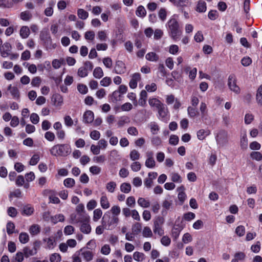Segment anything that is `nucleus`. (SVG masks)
Here are the masks:
<instances>
[{
	"label": "nucleus",
	"instance_id": "obj_35",
	"mask_svg": "<svg viewBox=\"0 0 262 262\" xmlns=\"http://www.w3.org/2000/svg\"><path fill=\"white\" fill-rule=\"evenodd\" d=\"M19 240L22 244L27 243L29 240V236L26 232H21L19 236Z\"/></svg>",
	"mask_w": 262,
	"mask_h": 262
},
{
	"label": "nucleus",
	"instance_id": "obj_26",
	"mask_svg": "<svg viewBox=\"0 0 262 262\" xmlns=\"http://www.w3.org/2000/svg\"><path fill=\"white\" fill-rule=\"evenodd\" d=\"M149 104L151 106H155L158 108L163 104L157 98H150L148 100Z\"/></svg>",
	"mask_w": 262,
	"mask_h": 262
},
{
	"label": "nucleus",
	"instance_id": "obj_39",
	"mask_svg": "<svg viewBox=\"0 0 262 262\" xmlns=\"http://www.w3.org/2000/svg\"><path fill=\"white\" fill-rule=\"evenodd\" d=\"M190 4V0H177L175 5L177 7H183L189 5Z\"/></svg>",
	"mask_w": 262,
	"mask_h": 262
},
{
	"label": "nucleus",
	"instance_id": "obj_37",
	"mask_svg": "<svg viewBox=\"0 0 262 262\" xmlns=\"http://www.w3.org/2000/svg\"><path fill=\"white\" fill-rule=\"evenodd\" d=\"M54 3L53 2H51L49 3L50 7L47 8L44 11L45 14L47 16H51L53 13V9L52 7L54 6Z\"/></svg>",
	"mask_w": 262,
	"mask_h": 262
},
{
	"label": "nucleus",
	"instance_id": "obj_48",
	"mask_svg": "<svg viewBox=\"0 0 262 262\" xmlns=\"http://www.w3.org/2000/svg\"><path fill=\"white\" fill-rule=\"evenodd\" d=\"M252 59L248 56L243 57L241 60V63L244 67H248L252 63Z\"/></svg>",
	"mask_w": 262,
	"mask_h": 262
},
{
	"label": "nucleus",
	"instance_id": "obj_52",
	"mask_svg": "<svg viewBox=\"0 0 262 262\" xmlns=\"http://www.w3.org/2000/svg\"><path fill=\"white\" fill-rule=\"evenodd\" d=\"M116 187V183L114 181L108 182L106 186V189L110 192H113Z\"/></svg>",
	"mask_w": 262,
	"mask_h": 262
},
{
	"label": "nucleus",
	"instance_id": "obj_38",
	"mask_svg": "<svg viewBox=\"0 0 262 262\" xmlns=\"http://www.w3.org/2000/svg\"><path fill=\"white\" fill-rule=\"evenodd\" d=\"M248 146V139L246 134H245L241 139V147L243 149H246Z\"/></svg>",
	"mask_w": 262,
	"mask_h": 262
},
{
	"label": "nucleus",
	"instance_id": "obj_32",
	"mask_svg": "<svg viewBox=\"0 0 262 262\" xmlns=\"http://www.w3.org/2000/svg\"><path fill=\"white\" fill-rule=\"evenodd\" d=\"M141 224L136 223L132 227V232L134 235H138L141 231Z\"/></svg>",
	"mask_w": 262,
	"mask_h": 262
},
{
	"label": "nucleus",
	"instance_id": "obj_44",
	"mask_svg": "<svg viewBox=\"0 0 262 262\" xmlns=\"http://www.w3.org/2000/svg\"><path fill=\"white\" fill-rule=\"evenodd\" d=\"M235 233L238 236H243L245 233V227L242 225L237 226L235 229Z\"/></svg>",
	"mask_w": 262,
	"mask_h": 262
},
{
	"label": "nucleus",
	"instance_id": "obj_41",
	"mask_svg": "<svg viewBox=\"0 0 262 262\" xmlns=\"http://www.w3.org/2000/svg\"><path fill=\"white\" fill-rule=\"evenodd\" d=\"M30 232L32 235H36L40 232V227L38 225H33L30 228Z\"/></svg>",
	"mask_w": 262,
	"mask_h": 262
},
{
	"label": "nucleus",
	"instance_id": "obj_18",
	"mask_svg": "<svg viewBox=\"0 0 262 262\" xmlns=\"http://www.w3.org/2000/svg\"><path fill=\"white\" fill-rule=\"evenodd\" d=\"M164 222V219L162 216H158L154 221V232H156L159 227L162 225Z\"/></svg>",
	"mask_w": 262,
	"mask_h": 262
},
{
	"label": "nucleus",
	"instance_id": "obj_62",
	"mask_svg": "<svg viewBox=\"0 0 262 262\" xmlns=\"http://www.w3.org/2000/svg\"><path fill=\"white\" fill-rule=\"evenodd\" d=\"M152 235V231L149 227H145L143 230V236L145 237H151Z\"/></svg>",
	"mask_w": 262,
	"mask_h": 262
},
{
	"label": "nucleus",
	"instance_id": "obj_17",
	"mask_svg": "<svg viewBox=\"0 0 262 262\" xmlns=\"http://www.w3.org/2000/svg\"><path fill=\"white\" fill-rule=\"evenodd\" d=\"M111 213L110 211H107L106 212L102 219V226L104 228H106V227L108 224V223L110 222V220L111 219Z\"/></svg>",
	"mask_w": 262,
	"mask_h": 262
},
{
	"label": "nucleus",
	"instance_id": "obj_30",
	"mask_svg": "<svg viewBox=\"0 0 262 262\" xmlns=\"http://www.w3.org/2000/svg\"><path fill=\"white\" fill-rule=\"evenodd\" d=\"M93 76L98 79H100L103 76V72L100 67H96L93 72Z\"/></svg>",
	"mask_w": 262,
	"mask_h": 262
},
{
	"label": "nucleus",
	"instance_id": "obj_45",
	"mask_svg": "<svg viewBox=\"0 0 262 262\" xmlns=\"http://www.w3.org/2000/svg\"><path fill=\"white\" fill-rule=\"evenodd\" d=\"M102 214V212L100 209H96L94 211L93 220L95 222L97 221L100 219Z\"/></svg>",
	"mask_w": 262,
	"mask_h": 262
},
{
	"label": "nucleus",
	"instance_id": "obj_46",
	"mask_svg": "<svg viewBox=\"0 0 262 262\" xmlns=\"http://www.w3.org/2000/svg\"><path fill=\"white\" fill-rule=\"evenodd\" d=\"M179 141V139L178 136L175 135H171L169 140V143L171 145H176L178 144Z\"/></svg>",
	"mask_w": 262,
	"mask_h": 262
},
{
	"label": "nucleus",
	"instance_id": "obj_36",
	"mask_svg": "<svg viewBox=\"0 0 262 262\" xmlns=\"http://www.w3.org/2000/svg\"><path fill=\"white\" fill-rule=\"evenodd\" d=\"M133 258L136 261H141L145 259V255L143 253L136 251L133 254Z\"/></svg>",
	"mask_w": 262,
	"mask_h": 262
},
{
	"label": "nucleus",
	"instance_id": "obj_61",
	"mask_svg": "<svg viewBox=\"0 0 262 262\" xmlns=\"http://www.w3.org/2000/svg\"><path fill=\"white\" fill-rule=\"evenodd\" d=\"M63 61L64 60L63 59L60 60L54 59L52 62V66L54 69H58L60 67L61 64L63 63Z\"/></svg>",
	"mask_w": 262,
	"mask_h": 262
},
{
	"label": "nucleus",
	"instance_id": "obj_6",
	"mask_svg": "<svg viewBox=\"0 0 262 262\" xmlns=\"http://www.w3.org/2000/svg\"><path fill=\"white\" fill-rule=\"evenodd\" d=\"M114 71L117 74H122L125 73L126 67L124 63L121 60L116 61Z\"/></svg>",
	"mask_w": 262,
	"mask_h": 262
},
{
	"label": "nucleus",
	"instance_id": "obj_2",
	"mask_svg": "<svg viewBox=\"0 0 262 262\" xmlns=\"http://www.w3.org/2000/svg\"><path fill=\"white\" fill-rule=\"evenodd\" d=\"M53 156L66 157L71 152V148L68 144H58L53 146L50 150Z\"/></svg>",
	"mask_w": 262,
	"mask_h": 262
},
{
	"label": "nucleus",
	"instance_id": "obj_34",
	"mask_svg": "<svg viewBox=\"0 0 262 262\" xmlns=\"http://www.w3.org/2000/svg\"><path fill=\"white\" fill-rule=\"evenodd\" d=\"M77 15L80 18L86 19L88 17L89 13L83 9H79L77 11Z\"/></svg>",
	"mask_w": 262,
	"mask_h": 262
},
{
	"label": "nucleus",
	"instance_id": "obj_16",
	"mask_svg": "<svg viewBox=\"0 0 262 262\" xmlns=\"http://www.w3.org/2000/svg\"><path fill=\"white\" fill-rule=\"evenodd\" d=\"M206 10V4L203 0H199L196 8V11L202 13Z\"/></svg>",
	"mask_w": 262,
	"mask_h": 262
},
{
	"label": "nucleus",
	"instance_id": "obj_9",
	"mask_svg": "<svg viewBox=\"0 0 262 262\" xmlns=\"http://www.w3.org/2000/svg\"><path fill=\"white\" fill-rule=\"evenodd\" d=\"M12 48L11 45L9 42H5L2 48L0 49L1 55L3 57H6L10 55L9 52L10 51Z\"/></svg>",
	"mask_w": 262,
	"mask_h": 262
},
{
	"label": "nucleus",
	"instance_id": "obj_33",
	"mask_svg": "<svg viewBox=\"0 0 262 262\" xmlns=\"http://www.w3.org/2000/svg\"><path fill=\"white\" fill-rule=\"evenodd\" d=\"M15 225L14 224L10 221L7 223L6 225V229H7V232L8 235H11L14 232V229H15Z\"/></svg>",
	"mask_w": 262,
	"mask_h": 262
},
{
	"label": "nucleus",
	"instance_id": "obj_64",
	"mask_svg": "<svg viewBox=\"0 0 262 262\" xmlns=\"http://www.w3.org/2000/svg\"><path fill=\"white\" fill-rule=\"evenodd\" d=\"M101 169L97 166H92L90 168V171L93 174H98L100 173Z\"/></svg>",
	"mask_w": 262,
	"mask_h": 262
},
{
	"label": "nucleus",
	"instance_id": "obj_43",
	"mask_svg": "<svg viewBox=\"0 0 262 262\" xmlns=\"http://www.w3.org/2000/svg\"><path fill=\"white\" fill-rule=\"evenodd\" d=\"M145 166L148 168H153L155 166V161L152 157H148L146 159Z\"/></svg>",
	"mask_w": 262,
	"mask_h": 262
},
{
	"label": "nucleus",
	"instance_id": "obj_14",
	"mask_svg": "<svg viewBox=\"0 0 262 262\" xmlns=\"http://www.w3.org/2000/svg\"><path fill=\"white\" fill-rule=\"evenodd\" d=\"M34 211V208L32 207L30 205L28 204L25 205L23 209L21 214L23 215H31L33 213Z\"/></svg>",
	"mask_w": 262,
	"mask_h": 262
},
{
	"label": "nucleus",
	"instance_id": "obj_31",
	"mask_svg": "<svg viewBox=\"0 0 262 262\" xmlns=\"http://www.w3.org/2000/svg\"><path fill=\"white\" fill-rule=\"evenodd\" d=\"M64 221V216L62 214H59L54 216L51 217V221L54 224H56L58 222H62Z\"/></svg>",
	"mask_w": 262,
	"mask_h": 262
},
{
	"label": "nucleus",
	"instance_id": "obj_54",
	"mask_svg": "<svg viewBox=\"0 0 262 262\" xmlns=\"http://www.w3.org/2000/svg\"><path fill=\"white\" fill-rule=\"evenodd\" d=\"M119 222V219L116 216H113L111 217L110 222L108 223L107 226L108 227H106V229L110 230L112 229V228H111L112 225H113L114 224H117Z\"/></svg>",
	"mask_w": 262,
	"mask_h": 262
},
{
	"label": "nucleus",
	"instance_id": "obj_7",
	"mask_svg": "<svg viewBox=\"0 0 262 262\" xmlns=\"http://www.w3.org/2000/svg\"><path fill=\"white\" fill-rule=\"evenodd\" d=\"M141 79L140 74L139 73H136L132 76V78L129 82V87L131 89H135L137 86V82Z\"/></svg>",
	"mask_w": 262,
	"mask_h": 262
},
{
	"label": "nucleus",
	"instance_id": "obj_29",
	"mask_svg": "<svg viewBox=\"0 0 262 262\" xmlns=\"http://www.w3.org/2000/svg\"><path fill=\"white\" fill-rule=\"evenodd\" d=\"M256 100L257 102L262 105V84H261L257 89L256 95Z\"/></svg>",
	"mask_w": 262,
	"mask_h": 262
},
{
	"label": "nucleus",
	"instance_id": "obj_1",
	"mask_svg": "<svg viewBox=\"0 0 262 262\" xmlns=\"http://www.w3.org/2000/svg\"><path fill=\"white\" fill-rule=\"evenodd\" d=\"M176 15L172 16L167 21L166 26L169 36L174 41L179 39L182 33V29L178 20L174 18Z\"/></svg>",
	"mask_w": 262,
	"mask_h": 262
},
{
	"label": "nucleus",
	"instance_id": "obj_49",
	"mask_svg": "<svg viewBox=\"0 0 262 262\" xmlns=\"http://www.w3.org/2000/svg\"><path fill=\"white\" fill-rule=\"evenodd\" d=\"M77 89L79 92L82 94H85L88 92V89L86 85L83 84H78Z\"/></svg>",
	"mask_w": 262,
	"mask_h": 262
},
{
	"label": "nucleus",
	"instance_id": "obj_57",
	"mask_svg": "<svg viewBox=\"0 0 262 262\" xmlns=\"http://www.w3.org/2000/svg\"><path fill=\"white\" fill-rule=\"evenodd\" d=\"M50 260L51 262H60L61 260V256L58 253H53L51 255Z\"/></svg>",
	"mask_w": 262,
	"mask_h": 262
},
{
	"label": "nucleus",
	"instance_id": "obj_13",
	"mask_svg": "<svg viewBox=\"0 0 262 262\" xmlns=\"http://www.w3.org/2000/svg\"><path fill=\"white\" fill-rule=\"evenodd\" d=\"M158 113L160 117L161 118V120L163 121H167L166 115L167 113V110H165V104H162L160 107L158 108Z\"/></svg>",
	"mask_w": 262,
	"mask_h": 262
},
{
	"label": "nucleus",
	"instance_id": "obj_63",
	"mask_svg": "<svg viewBox=\"0 0 262 262\" xmlns=\"http://www.w3.org/2000/svg\"><path fill=\"white\" fill-rule=\"evenodd\" d=\"M7 213L9 216L12 217H15L17 214L16 209L13 207H10L8 208Z\"/></svg>",
	"mask_w": 262,
	"mask_h": 262
},
{
	"label": "nucleus",
	"instance_id": "obj_24",
	"mask_svg": "<svg viewBox=\"0 0 262 262\" xmlns=\"http://www.w3.org/2000/svg\"><path fill=\"white\" fill-rule=\"evenodd\" d=\"M138 204L143 208H148L150 206V202L143 198H139L138 200Z\"/></svg>",
	"mask_w": 262,
	"mask_h": 262
},
{
	"label": "nucleus",
	"instance_id": "obj_4",
	"mask_svg": "<svg viewBox=\"0 0 262 262\" xmlns=\"http://www.w3.org/2000/svg\"><path fill=\"white\" fill-rule=\"evenodd\" d=\"M215 139L218 144L223 146L228 142V133L224 129L220 130L215 136Z\"/></svg>",
	"mask_w": 262,
	"mask_h": 262
},
{
	"label": "nucleus",
	"instance_id": "obj_25",
	"mask_svg": "<svg viewBox=\"0 0 262 262\" xmlns=\"http://www.w3.org/2000/svg\"><path fill=\"white\" fill-rule=\"evenodd\" d=\"M100 204L103 209H106L110 207V203L106 195H103L101 197Z\"/></svg>",
	"mask_w": 262,
	"mask_h": 262
},
{
	"label": "nucleus",
	"instance_id": "obj_55",
	"mask_svg": "<svg viewBox=\"0 0 262 262\" xmlns=\"http://www.w3.org/2000/svg\"><path fill=\"white\" fill-rule=\"evenodd\" d=\"M82 255L86 261H90L93 259V254L91 251H86L82 252Z\"/></svg>",
	"mask_w": 262,
	"mask_h": 262
},
{
	"label": "nucleus",
	"instance_id": "obj_11",
	"mask_svg": "<svg viewBox=\"0 0 262 262\" xmlns=\"http://www.w3.org/2000/svg\"><path fill=\"white\" fill-rule=\"evenodd\" d=\"M147 93L145 90H142L140 94V98L138 101L139 104L141 106L146 105Z\"/></svg>",
	"mask_w": 262,
	"mask_h": 262
},
{
	"label": "nucleus",
	"instance_id": "obj_22",
	"mask_svg": "<svg viewBox=\"0 0 262 262\" xmlns=\"http://www.w3.org/2000/svg\"><path fill=\"white\" fill-rule=\"evenodd\" d=\"M30 34V30L27 26H23L20 30V35L23 38H26Z\"/></svg>",
	"mask_w": 262,
	"mask_h": 262
},
{
	"label": "nucleus",
	"instance_id": "obj_19",
	"mask_svg": "<svg viewBox=\"0 0 262 262\" xmlns=\"http://www.w3.org/2000/svg\"><path fill=\"white\" fill-rule=\"evenodd\" d=\"M119 94L118 91L116 90L114 91L111 94L108 95V98L110 102L116 103L118 101L120 100V99H118V97H119Z\"/></svg>",
	"mask_w": 262,
	"mask_h": 262
},
{
	"label": "nucleus",
	"instance_id": "obj_58",
	"mask_svg": "<svg viewBox=\"0 0 262 262\" xmlns=\"http://www.w3.org/2000/svg\"><path fill=\"white\" fill-rule=\"evenodd\" d=\"M158 15L159 18L162 21H164L166 19L167 16L166 9L164 8H161L159 11Z\"/></svg>",
	"mask_w": 262,
	"mask_h": 262
},
{
	"label": "nucleus",
	"instance_id": "obj_21",
	"mask_svg": "<svg viewBox=\"0 0 262 262\" xmlns=\"http://www.w3.org/2000/svg\"><path fill=\"white\" fill-rule=\"evenodd\" d=\"M136 14L139 17H144L146 16V11L143 6L140 5L138 7Z\"/></svg>",
	"mask_w": 262,
	"mask_h": 262
},
{
	"label": "nucleus",
	"instance_id": "obj_60",
	"mask_svg": "<svg viewBox=\"0 0 262 262\" xmlns=\"http://www.w3.org/2000/svg\"><path fill=\"white\" fill-rule=\"evenodd\" d=\"M84 37L86 40H93L95 38V33L93 31H88L85 33Z\"/></svg>",
	"mask_w": 262,
	"mask_h": 262
},
{
	"label": "nucleus",
	"instance_id": "obj_10",
	"mask_svg": "<svg viewBox=\"0 0 262 262\" xmlns=\"http://www.w3.org/2000/svg\"><path fill=\"white\" fill-rule=\"evenodd\" d=\"M51 101L53 105L57 106H61L63 103V98L59 94H54L51 98Z\"/></svg>",
	"mask_w": 262,
	"mask_h": 262
},
{
	"label": "nucleus",
	"instance_id": "obj_8",
	"mask_svg": "<svg viewBox=\"0 0 262 262\" xmlns=\"http://www.w3.org/2000/svg\"><path fill=\"white\" fill-rule=\"evenodd\" d=\"M83 122L86 123H92L94 121V114L91 111H86L84 112L83 116Z\"/></svg>",
	"mask_w": 262,
	"mask_h": 262
},
{
	"label": "nucleus",
	"instance_id": "obj_27",
	"mask_svg": "<svg viewBox=\"0 0 262 262\" xmlns=\"http://www.w3.org/2000/svg\"><path fill=\"white\" fill-rule=\"evenodd\" d=\"M131 185L128 183H123L120 186V190L125 193H129L131 190Z\"/></svg>",
	"mask_w": 262,
	"mask_h": 262
},
{
	"label": "nucleus",
	"instance_id": "obj_28",
	"mask_svg": "<svg viewBox=\"0 0 262 262\" xmlns=\"http://www.w3.org/2000/svg\"><path fill=\"white\" fill-rule=\"evenodd\" d=\"M32 17L31 13L28 11L22 12L20 14V18L25 21L29 20Z\"/></svg>",
	"mask_w": 262,
	"mask_h": 262
},
{
	"label": "nucleus",
	"instance_id": "obj_20",
	"mask_svg": "<svg viewBox=\"0 0 262 262\" xmlns=\"http://www.w3.org/2000/svg\"><path fill=\"white\" fill-rule=\"evenodd\" d=\"M79 215V217L78 218V220L77 221V222L78 223H85V222H89L90 221V217L85 212H82L81 213L78 214Z\"/></svg>",
	"mask_w": 262,
	"mask_h": 262
},
{
	"label": "nucleus",
	"instance_id": "obj_53",
	"mask_svg": "<svg viewBox=\"0 0 262 262\" xmlns=\"http://www.w3.org/2000/svg\"><path fill=\"white\" fill-rule=\"evenodd\" d=\"M195 217V214L191 212H188L187 213H184L183 215V219L187 221H190L194 219Z\"/></svg>",
	"mask_w": 262,
	"mask_h": 262
},
{
	"label": "nucleus",
	"instance_id": "obj_51",
	"mask_svg": "<svg viewBox=\"0 0 262 262\" xmlns=\"http://www.w3.org/2000/svg\"><path fill=\"white\" fill-rule=\"evenodd\" d=\"M139 152L136 149H133L130 152V158L133 161L138 160L140 158Z\"/></svg>",
	"mask_w": 262,
	"mask_h": 262
},
{
	"label": "nucleus",
	"instance_id": "obj_12",
	"mask_svg": "<svg viewBox=\"0 0 262 262\" xmlns=\"http://www.w3.org/2000/svg\"><path fill=\"white\" fill-rule=\"evenodd\" d=\"M8 90L10 91L11 95L14 98L17 100L20 98V94L18 88L16 86H12L11 84H10L8 87Z\"/></svg>",
	"mask_w": 262,
	"mask_h": 262
},
{
	"label": "nucleus",
	"instance_id": "obj_50",
	"mask_svg": "<svg viewBox=\"0 0 262 262\" xmlns=\"http://www.w3.org/2000/svg\"><path fill=\"white\" fill-rule=\"evenodd\" d=\"M181 231V229L178 228L173 227L172 228L171 234L174 241H176L179 237Z\"/></svg>",
	"mask_w": 262,
	"mask_h": 262
},
{
	"label": "nucleus",
	"instance_id": "obj_23",
	"mask_svg": "<svg viewBox=\"0 0 262 262\" xmlns=\"http://www.w3.org/2000/svg\"><path fill=\"white\" fill-rule=\"evenodd\" d=\"M146 59L149 61H157L159 60V56L155 52H149L146 55Z\"/></svg>",
	"mask_w": 262,
	"mask_h": 262
},
{
	"label": "nucleus",
	"instance_id": "obj_15",
	"mask_svg": "<svg viewBox=\"0 0 262 262\" xmlns=\"http://www.w3.org/2000/svg\"><path fill=\"white\" fill-rule=\"evenodd\" d=\"M81 232L84 234H89L91 231V227L89 222L82 223L80 226Z\"/></svg>",
	"mask_w": 262,
	"mask_h": 262
},
{
	"label": "nucleus",
	"instance_id": "obj_59",
	"mask_svg": "<svg viewBox=\"0 0 262 262\" xmlns=\"http://www.w3.org/2000/svg\"><path fill=\"white\" fill-rule=\"evenodd\" d=\"M112 83V79L109 77H105L100 81V84L103 86H107Z\"/></svg>",
	"mask_w": 262,
	"mask_h": 262
},
{
	"label": "nucleus",
	"instance_id": "obj_56",
	"mask_svg": "<svg viewBox=\"0 0 262 262\" xmlns=\"http://www.w3.org/2000/svg\"><path fill=\"white\" fill-rule=\"evenodd\" d=\"M23 252L24 256L26 257H29L30 256L34 255L36 254L35 252H33L32 250H30L29 247H25L23 249Z\"/></svg>",
	"mask_w": 262,
	"mask_h": 262
},
{
	"label": "nucleus",
	"instance_id": "obj_5",
	"mask_svg": "<svg viewBox=\"0 0 262 262\" xmlns=\"http://www.w3.org/2000/svg\"><path fill=\"white\" fill-rule=\"evenodd\" d=\"M228 85L230 90L236 94L240 93V88L236 84V79L234 75H229L228 79Z\"/></svg>",
	"mask_w": 262,
	"mask_h": 262
},
{
	"label": "nucleus",
	"instance_id": "obj_3",
	"mask_svg": "<svg viewBox=\"0 0 262 262\" xmlns=\"http://www.w3.org/2000/svg\"><path fill=\"white\" fill-rule=\"evenodd\" d=\"M41 41H42L43 46L48 49H54L56 48V44L52 43V40L48 30L41 31L39 35Z\"/></svg>",
	"mask_w": 262,
	"mask_h": 262
},
{
	"label": "nucleus",
	"instance_id": "obj_42",
	"mask_svg": "<svg viewBox=\"0 0 262 262\" xmlns=\"http://www.w3.org/2000/svg\"><path fill=\"white\" fill-rule=\"evenodd\" d=\"M250 156L253 159L256 161H260L262 159V154L258 151H252Z\"/></svg>",
	"mask_w": 262,
	"mask_h": 262
},
{
	"label": "nucleus",
	"instance_id": "obj_40",
	"mask_svg": "<svg viewBox=\"0 0 262 262\" xmlns=\"http://www.w3.org/2000/svg\"><path fill=\"white\" fill-rule=\"evenodd\" d=\"M75 180L72 178H67L64 180L63 184L68 188H71L75 185Z\"/></svg>",
	"mask_w": 262,
	"mask_h": 262
},
{
	"label": "nucleus",
	"instance_id": "obj_47",
	"mask_svg": "<svg viewBox=\"0 0 262 262\" xmlns=\"http://www.w3.org/2000/svg\"><path fill=\"white\" fill-rule=\"evenodd\" d=\"M208 16L210 19L214 20L218 17L219 13L216 10H211L209 12Z\"/></svg>",
	"mask_w": 262,
	"mask_h": 262
}]
</instances>
